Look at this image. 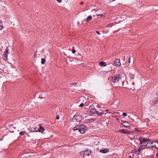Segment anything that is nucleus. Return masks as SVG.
Returning <instances> with one entry per match:
<instances>
[{
    "label": "nucleus",
    "mask_w": 158,
    "mask_h": 158,
    "mask_svg": "<svg viewBox=\"0 0 158 158\" xmlns=\"http://www.w3.org/2000/svg\"><path fill=\"white\" fill-rule=\"evenodd\" d=\"M83 2H82V3H81V4H83Z\"/></svg>",
    "instance_id": "obj_43"
},
{
    "label": "nucleus",
    "mask_w": 158,
    "mask_h": 158,
    "mask_svg": "<svg viewBox=\"0 0 158 158\" xmlns=\"http://www.w3.org/2000/svg\"><path fill=\"white\" fill-rule=\"evenodd\" d=\"M79 126L78 125L76 127H74L73 128V131H76L77 130H79Z\"/></svg>",
    "instance_id": "obj_17"
},
{
    "label": "nucleus",
    "mask_w": 158,
    "mask_h": 158,
    "mask_svg": "<svg viewBox=\"0 0 158 158\" xmlns=\"http://www.w3.org/2000/svg\"><path fill=\"white\" fill-rule=\"evenodd\" d=\"M122 124L123 125L126 127H129L131 126V124L125 121H122Z\"/></svg>",
    "instance_id": "obj_9"
},
{
    "label": "nucleus",
    "mask_w": 158,
    "mask_h": 158,
    "mask_svg": "<svg viewBox=\"0 0 158 158\" xmlns=\"http://www.w3.org/2000/svg\"><path fill=\"white\" fill-rule=\"evenodd\" d=\"M42 130H44V128L41 127H40V128L38 129V131H37V132L39 131L40 132Z\"/></svg>",
    "instance_id": "obj_21"
},
{
    "label": "nucleus",
    "mask_w": 158,
    "mask_h": 158,
    "mask_svg": "<svg viewBox=\"0 0 158 158\" xmlns=\"http://www.w3.org/2000/svg\"><path fill=\"white\" fill-rule=\"evenodd\" d=\"M36 128H34V130L33 129H32L31 131V132H35V131H36L37 132V131H36L35 130H36Z\"/></svg>",
    "instance_id": "obj_23"
},
{
    "label": "nucleus",
    "mask_w": 158,
    "mask_h": 158,
    "mask_svg": "<svg viewBox=\"0 0 158 158\" xmlns=\"http://www.w3.org/2000/svg\"><path fill=\"white\" fill-rule=\"evenodd\" d=\"M97 15L98 16H104V15L103 14H97Z\"/></svg>",
    "instance_id": "obj_28"
},
{
    "label": "nucleus",
    "mask_w": 158,
    "mask_h": 158,
    "mask_svg": "<svg viewBox=\"0 0 158 158\" xmlns=\"http://www.w3.org/2000/svg\"><path fill=\"white\" fill-rule=\"evenodd\" d=\"M87 127L84 125L79 126L78 131L82 134H83L87 131Z\"/></svg>",
    "instance_id": "obj_3"
},
{
    "label": "nucleus",
    "mask_w": 158,
    "mask_h": 158,
    "mask_svg": "<svg viewBox=\"0 0 158 158\" xmlns=\"http://www.w3.org/2000/svg\"><path fill=\"white\" fill-rule=\"evenodd\" d=\"M156 141H150L148 142L146 145V147L148 148H156Z\"/></svg>",
    "instance_id": "obj_4"
},
{
    "label": "nucleus",
    "mask_w": 158,
    "mask_h": 158,
    "mask_svg": "<svg viewBox=\"0 0 158 158\" xmlns=\"http://www.w3.org/2000/svg\"><path fill=\"white\" fill-rule=\"evenodd\" d=\"M146 146L144 145H142L140 146L139 148L138 149L137 152H139L141 150L145 148Z\"/></svg>",
    "instance_id": "obj_12"
},
{
    "label": "nucleus",
    "mask_w": 158,
    "mask_h": 158,
    "mask_svg": "<svg viewBox=\"0 0 158 158\" xmlns=\"http://www.w3.org/2000/svg\"><path fill=\"white\" fill-rule=\"evenodd\" d=\"M84 106V104L83 103H82L79 106L80 107H82Z\"/></svg>",
    "instance_id": "obj_32"
},
{
    "label": "nucleus",
    "mask_w": 158,
    "mask_h": 158,
    "mask_svg": "<svg viewBox=\"0 0 158 158\" xmlns=\"http://www.w3.org/2000/svg\"><path fill=\"white\" fill-rule=\"evenodd\" d=\"M128 62H129V63H130V60H131V58H130V57H129L128 58Z\"/></svg>",
    "instance_id": "obj_33"
},
{
    "label": "nucleus",
    "mask_w": 158,
    "mask_h": 158,
    "mask_svg": "<svg viewBox=\"0 0 158 158\" xmlns=\"http://www.w3.org/2000/svg\"><path fill=\"white\" fill-rule=\"evenodd\" d=\"M105 64H106V63L104 62H103V61L100 62L99 63V65L101 66H102H102H106V65Z\"/></svg>",
    "instance_id": "obj_15"
},
{
    "label": "nucleus",
    "mask_w": 158,
    "mask_h": 158,
    "mask_svg": "<svg viewBox=\"0 0 158 158\" xmlns=\"http://www.w3.org/2000/svg\"><path fill=\"white\" fill-rule=\"evenodd\" d=\"M74 48V47H73V48Z\"/></svg>",
    "instance_id": "obj_44"
},
{
    "label": "nucleus",
    "mask_w": 158,
    "mask_h": 158,
    "mask_svg": "<svg viewBox=\"0 0 158 158\" xmlns=\"http://www.w3.org/2000/svg\"><path fill=\"white\" fill-rule=\"evenodd\" d=\"M134 75L133 74H131L130 75V77L132 79L134 78Z\"/></svg>",
    "instance_id": "obj_26"
},
{
    "label": "nucleus",
    "mask_w": 158,
    "mask_h": 158,
    "mask_svg": "<svg viewBox=\"0 0 158 158\" xmlns=\"http://www.w3.org/2000/svg\"><path fill=\"white\" fill-rule=\"evenodd\" d=\"M3 26L2 22L0 23V30L2 29L3 28Z\"/></svg>",
    "instance_id": "obj_22"
},
{
    "label": "nucleus",
    "mask_w": 158,
    "mask_h": 158,
    "mask_svg": "<svg viewBox=\"0 0 158 158\" xmlns=\"http://www.w3.org/2000/svg\"><path fill=\"white\" fill-rule=\"evenodd\" d=\"M125 59H127V57H126L124 56V59H123V61H125Z\"/></svg>",
    "instance_id": "obj_36"
},
{
    "label": "nucleus",
    "mask_w": 158,
    "mask_h": 158,
    "mask_svg": "<svg viewBox=\"0 0 158 158\" xmlns=\"http://www.w3.org/2000/svg\"><path fill=\"white\" fill-rule=\"evenodd\" d=\"M122 115L124 117H126L127 115V114L126 113L123 112V113Z\"/></svg>",
    "instance_id": "obj_27"
},
{
    "label": "nucleus",
    "mask_w": 158,
    "mask_h": 158,
    "mask_svg": "<svg viewBox=\"0 0 158 158\" xmlns=\"http://www.w3.org/2000/svg\"><path fill=\"white\" fill-rule=\"evenodd\" d=\"M81 116L79 114H77L74 115L73 118V121L76 123L79 122L82 119Z\"/></svg>",
    "instance_id": "obj_2"
},
{
    "label": "nucleus",
    "mask_w": 158,
    "mask_h": 158,
    "mask_svg": "<svg viewBox=\"0 0 158 158\" xmlns=\"http://www.w3.org/2000/svg\"><path fill=\"white\" fill-rule=\"evenodd\" d=\"M96 33H97L98 34V35H100V33H99V31H96Z\"/></svg>",
    "instance_id": "obj_35"
},
{
    "label": "nucleus",
    "mask_w": 158,
    "mask_h": 158,
    "mask_svg": "<svg viewBox=\"0 0 158 158\" xmlns=\"http://www.w3.org/2000/svg\"><path fill=\"white\" fill-rule=\"evenodd\" d=\"M112 81L114 83H118L121 81V77L120 74H116L114 75L112 78Z\"/></svg>",
    "instance_id": "obj_1"
},
{
    "label": "nucleus",
    "mask_w": 158,
    "mask_h": 158,
    "mask_svg": "<svg viewBox=\"0 0 158 158\" xmlns=\"http://www.w3.org/2000/svg\"><path fill=\"white\" fill-rule=\"evenodd\" d=\"M42 97H41V99H42Z\"/></svg>",
    "instance_id": "obj_42"
},
{
    "label": "nucleus",
    "mask_w": 158,
    "mask_h": 158,
    "mask_svg": "<svg viewBox=\"0 0 158 158\" xmlns=\"http://www.w3.org/2000/svg\"><path fill=\"white\" fill-rule=\"evenodd\" d=\"M2 22L1 21V20L0 19V23H2Z\"/></svg>",
    "instance_id": "obj_40"
},
{
    "label": "nucleus",
    "mask_w": 158,
    "mask_h": 158,
    "mask_svg": "<svg viewBox=\"0 0 158 158\" xmlns=\"http://www.w3.org/2000/svg\"><path fill=\"white\" fill-rule=\"evenodd\" d=\"M91 153L90 151L89 150H87L85 152H81V155H83L84 156H89Z\"/></svg>",
    "instance_id": "obj_5"
},
{
    "label": "nucleus",
    "mask_w": 158,
    "mask_h": 158,
    "mask_svg": "<svg viewBox=\"0 0 158 158\" xmlns=\"http://www.w3.org/2000/svg\"><path fill=\"white\" fill-rule=\"evenodd\" d=\"M118 132H121L125 134H130L131 133V132L127 130L123 129L117 131Z\"/></svg>",
    "instance_id": "obj_8"
},
{
    "label": "nucleus",
    "mask_w": 158,
    "mask_h": 158,
    "mask_svg": "<svg viewBox=\"0 0 158 158\" xmlns=\"http://www.w3.org/2000/svg\"><path fill=\"white\" fill-rule=\"evenodd\" d=\"M156 94L157 95V96H158V91L157 92Z\"/></svg>",
    "instance_id": "obj_37"
},
{
    "label": "nucleus",
    "mask_w": 158,
    "mask_h": 158,
    "mask_svg": "<svg viewBox=\"0 0 158 158\" xmlns=\"http://www.w3.org/2000/svg\"><path fill=\"white\" fill-rule=\"evenodd\" d=\"M26 133V131H23L21 132H20L19 133V135L20 136H22V135H24Z\"/></svg>",
    "instance_id": "obj_18"
},
{
    "label": "nucleus",
    "mask_w": 158,
    "mask_h": 158,
    "mask_svg": "<svg viewBox=\"0 0 158 158\" xmlns=\"http://www.w3.org/2000/svg\"><path fill=\"white\" fill-rule=\"evenodd\" d=\"M97 112V110L95 109H93L90 110L89 113L91 114H96Z\"/></svg>",
    "instance_id": "obj_14"
},
{
    "label": "nucleus",
    "mask_w": 158,
    "mask_h": 158,
    "mask_svg": "<svg viewBox=\"0 0 158 158\" xmlns=\"http://www.w3.org/2000/svg\"><path fill=\"white\" fill-rule=\"evenodd\" d=\"M114 65L117 67H119L121 65L120 60L119 59H116L114 61Z\"/></svg>",
    "instance_id": "obj_7"
},
{
    "label": "nucleus",
    "mask_w": 158,
    "mask_h": 158,
    "mask_svg": "<svg viewBox=\"0 0 158 158\" xmlns=\"http://www.w3.org/2000/svg\"><path fill=\"white\" fill-rule=\"evenodd\" d=\"M153 102L154 104H157L158 103V100L157 98H154Z\"/></svg>",
    "instance_id": "obj_19"
},
{
    "label": "nucleus",
    "mask_w": 158,
    "mask_h": 158,
    "mask_svg": "<svg viewBox=\"0 0 158 158\" xmlns=\"http://www.w3.org/2000/svg\"><path fill=\"white\" fill-rule=\"evenodd\" d=\"M96 114L98 116H101L103 114H104V113L102 112H99L98 111H97V112H96Z\"/></svg>",
    "instance_id": "obj_16"
},
{
    "label": "nucleus",
    "mask_w": 158,
    "mask_h": 158,
    "mask_svg": "<svg viewBox=\"0 0 158 158\" xmlns=\"http://www.w3.org/2000/svg\"><path fill=\"white\" fill-rule=\"evenodd\" d=\"M92 19V16L91 15L88 16L85 19V21L86 22H89Z\"/></svg>",
    "instance_id": "obj_13"
},
{
    "label": "nucleus",
    "mask_w": 158,
    "mask_h": 158,
    "mask_svg": "<svg viewBox=\"0 0 158 158\" xmlns=\"http://www.w3.org/2000/svg\"><path fill=\"white\" fill-rule=\"evenodd\" d=\"M140 141V144H142L143 143L146 142L148 141L149 140V139H146L145 138H140L139 139Z\"/></svg>",
    "instance_id": "obj_6"
},
{
    "label": "nucleus",
    "mask_w": 158,
    "mask_h": 158,
    "mask_svg": "<svg viewBox=\"0 0 158 158\" xmlns=\"http://www.w3.org/2000/svg\"><path fill=\"white\" fill-rule=\"evenodd\" d=\"M56 1L59 2H62V0H56Z\"/></svg>",
    "instance_id": "obj_34"
},
{
    "label": "nucleus",
    "mask_w": 158,
    "mask_h": 158,
    "mask_svg": "<svg viewBox=\"0 0 158 158\" xmlns=\"http://www.w3.org/2000/svg\"><path fill=\"white\" fill-rule=\"evenodd\" d=\"M156 156H158V152L156 154Z\"/></svg>",
    "instance_id": "obj_38"
},
{
    "label": "nucleus",
    "mask_w": 158,
    "mask_h": 158,
    "mask_svg": "<svg viewBox=\"0 0 158 158\" xmlns=\"http://www.w3.org/2000/svg\"><path fill=\"white\" fill-rule=\"evenodd\" d=\"M94 119H90L89 120V121L90 122H93L94 121Z\"/></svg>",
    "instance_id": "obj_31"
},
{
    "label": "nucleus",
    "mask_w": 158,
    "mask_h": 158,
    "mask_svg": "<svg viewBox=\"0 0 158 158\" xmlns=\"http://www.w3.org/2000/svg\"><path fill=\"white\" fill-rule=\"evenodd\" d=\"M109 152V150L108 149H105L100 151V152L102 153H106Z\"/></svg>",
    "instance_id": "obj_11"
},
{
    "label": "nucleus",
    "mask_w": 158,
    "mask_h": 158,
    "mask_svg": "<svg viewBox=\"0 0 158 158\" xmlns=\"http://www.w3.org/2000/svg\"><path fill=\"white\" fill-rule=\"evenodd\" d=\"M74 84H75V83H74Z\"/></svg>",
    "instance_id": "obj_41"
},
{
    "label": "nucleus",
    "mask_w": 158,
    "mask_h": 158,
    "mask_svg": "<svg viewBox=\"0 0 158 158\" xmlns=\"http://www.w3.org/2000/svg\"><path fill=\"white\" fill-rule=\"evenodd\" d=\"M60 116L58 115H57L56 116V119L57 120L59 119H60Z\"/></svg>",
    "instance_id": "obj_29"
},
{
    "label": "nucleus",
    "mask_w": 158,
    "mask_h": 158,
    "mask_svg": "<svg viewBox=\"0 0 158 158\" xmlns=\"http://www.w3.org/2000/svg\"><path fill=\"white\" fill-rule=\"evenodd\" d=\"M76 52V51L75 50H74V49H73L72 50V52L73 53H75Z\"/></svg>",
    "instance_id": "obj_30"
},
{
    "label": "nucleus",
    "mask_w": 158,
    "mask_h": 158,
    "mask_svg": "<svg viewBox=\"0 0 158 158\" xmlns=\"http://www.w3.org/2000/svg\"><path fill=\"white\" fill-rule=\"evenodd\" d=\"M4 71L3 69L0 68V73H4Z\"/></svg>",
    "instance_id": "obj_25"
},
{
    "label": "nucleus",
    "mask_w": 158,
    "mask_h": 158,
    "mask_svg": "<svg viewBox=\"0 0 158 158\" xmlns=\"http://www.w3.org/2000/svg\"><path fill=\"white\" fill-rule=\"evenodd\" d=\"M8 50L6 49L4 52L3 53V59L4 60H6L7 58V54L8 52Z\"/></svg>",
    "instance_id": "obj_10"
},
{
    "label": "nucleus",
    "mask_w": 158,
    "mask_h": 158,
    "mask_svg": "<svg viewBox=\"0 0 158 158\" xmlns=\"http://www.w3.org/2000/svg\"><path fill=\"white\" fill-rule=\"evenodd\" d=\"M156 148H158V140L156 141Z\"/></svg>",
    "instance_id": "obj_24"
},
{
    "label": "nucleus",
    "mask_w": 158,
    "mask_h": 158,
    "mask_svg": "<svg viewBox=\"0 0 158 158\" xmlns=\"http://www.w3.org/2000/svg\"><path fill=\"white\" fill-rule=\"evenodd\" d=\"M105 111H109V110H106Z\"/></svg>",
    "instance_id": "obj_39"
},
{
    "label": "nucleus",
    "mask_w": 158,
    "mask_h": 158,
    "mask_svg": "<svg viewBox=\"0 0 158 158\" xmlns=\"http://www.w3.org/2000/svg\"><path fill=\"white\" fill-rule=\"evenodd\" d=\"M41 63L42 64H44L46 62V60L44 58H42L41 59Z\"/></svg>",
    "instance_id": "obj_20"
}]
</instances>
